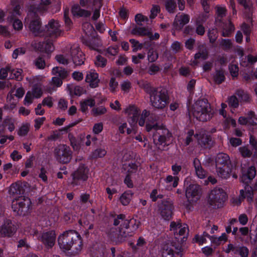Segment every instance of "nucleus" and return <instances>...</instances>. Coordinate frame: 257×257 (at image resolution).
Returning <instances> with one entry per match:
<instances>
[{"label": "nucleus", "instance_id": "nucleus-10", "mask_svg": "<svg viewBox=\"0 0 257 257\" xmlns=\"http://www.w3.org/2000/svg\"><path fill=\"white\" fill-rule=\"evenodd\" d=\"M170 230L174 234L176 239L178 242L184 241L185 234L188 233V228L186 224H182L179 221L171 222Z\"/></svg>", "mask_w": 257, "mask_h": 257}, {"label": "nucleus", "instance_id": "nucleus-16", "mask_svg": "<svg viewBox=\"0 0 257 257\" xmlns=\"http://www.w3.org/2000/svg\"><path fill=\"white\" fill-rule=\"evenodd\" d=\"M124 112L129 116L128 121L130 125L134 127L137 124L138 116L140 114V109L135 105H131L126 107Z\"/></svg>", "mask_w": 257, "mask_h": 257}, {"label": "nucleus", "instance_id": "nucleus-64", "mask_svg": "<svg viewBox=\"0 0 257 257\" xmlns=\"http://www.w3.org/2000/svg\"><path fill=\"white\" fill-rule=\"evenodd\" d=\"M160 70V67L156 64H153L149 67L148 72L150 75H155Z\"/></svg>", "mask_w": 257, "mask_h": 257}, {"label": "nucleus", "instance_id": "nucleus-13", "mask_svg": "<svg viewBox=\"0 0 257 257\" xmlns=\"http://www.w3.org/2000/svg\"><path fill=\"white\" fill-rule=\"evenodd\" d=\"M26 20L30 21L29 29L35 36L41 35L43 32L41 22L38 16L34 13L30 12Z\"/></svg>", "mask_w": 257, "mask_h": 257}, {"label": "nucleus", "instance_id": "nucleus-4", "mask_svg": "<svg viewBox=\"0 0 257 257\" xmlns=\"http://www.w3.org/2000/svg\"><path fill=\"white\" fill-rule=\"evenodd\" d=\"M146 130L147 132H150L154 130L156 133L160 135L158 142L156 141V135L154 134V142L156 145V150H163L168 143L170 142L172 138V134L169 131L164 125L158 124L156 122H151L148 120L146 124Z\"/></svg>", "mask_w": 257, "mask_h": 257}, {"label": "nucleus", "instance_id": "nucleus-5", "mask_svg": "<svg viewBox=\"0 0 257 257\" xmlns=\"http://www.w3.org/2000/svg\"><path fill=\"white\" fill-rule=\"evenodd\" d=\"M256 175L255 168L253 166L248 168L246 173L242 174L240 178L242 182L246 184L244 190L240 191V196L238 201H236V204H239L241 201L245 198H247L248 202L251 201L252 199V191L250 187L248 184L250 181L255 177Z\"/></svg>", "mask_w": 257, "mask_h": 257}, {"label": "nucleus", "instance_id": "nucleus-2", "mask_svg": "<svg viewBox=\"0 0 257 257\" xmlns=\"http://www.w3.org/2000/svg\"><path fill=\"white\" fill-rule=\"evenodd\" d=\"M130 221L125 218V215L120 214L114 219V227L110 229L108 234L110 238L116 243H121L133 235L128 229Z\"/></svg>", "mask_w": 257, "mask_h": 257}, {"label": "nucleus", "instance_id": "nucleus-31", "mask_svg": "<svg viewBox=\"0 0 257 257\" xmlns=\"http://www.w3.org/2000/svg\"><path fill=\"white\" fill-rule=\"evenodd\" d=\"M95 104V101L94 98L89 97L85 99L80 102V110L84 112L88 110V107H92Z\"/></svg>", "mask_w": 257, "mask_h": 257}, {"label": "nucleus", "instance_id": "nucleus-35", "mask_svg": "<svg viewBox=\"0 0 257 257\" xmlns=\"http://www.w3.org/2000/svg\"><path fill=\"white\" fill-rule=\"evenodd\" d=\"M52 73L61 79L65 78L67 76V71L63 68L60 67H54L52 71Z\"/></svg>", "mask_w": 257, "mask_h": 257}, {"label": "nucleus", "instance_id": "nucleus-55", "mask_svg": "<svg viewBox=\"0 0 257 257\" xmlns=\"http://www.w3.org/2000/svg\"><path fill=\"white\" fill-rule=\"evenodd\" d=\"M61 78L55 76L52 77L50 84L52 86V90H55V88L60 87L62 84Z\"/></svg>", "mask_w": 257, "mask_h": 257}, {"label": "nucleus", "instance_id": "nucleus-11", "mask_svg": "<svg viewBox=\"0 0 257 257\" xmlns=\"http://www.w3.org/2000/svg\"><path fill=\"white\" fill-rule=\"evenodd\" d=\"M2 224L0 228V235L2 236H10L16 231V227L11 220L4 217L2 211H0V222Z\"/></svg>", "mask_w": 257, "mask_h": 257}, {"label": "nucleus", "instance_id": "nucleus-14", "mask_svg": "<svg viewBox=\"0 0 257 257\" xmlns=\"http://www.w3.org/2000/svg\"><path fill=\"white\" fill-rule=\"evenodd\" d=\"M200 186L197 184H190L186 189V196L190 203L196 202L199 198Z\"/></svg>", "mask_w": 257, "mask_h": 257}, {"label": "nucleus", "instance_id": "nucleus-56", "mask_svg": "<svg viewBox=\"0 0 257 257\" xmlns=\"http://www.w3.org/2000/svg\"><path fill=\"white\" fill-rule=\"evenodd\" d=\"M158 58L157 52L153 49L149 50L148 53V59L149 62H154L157 60Z\"/></svg>", "mask_w": 257, "mask_h": 257}, {"label": "nucleus", "instance_id": "nucleus-59", "mask_svg": "<svg viewBox=\"0 0 257 257\" xmlns=\"http://www.w3.org/2000/svg\"><path fill=\"white\" fill-rule=\"evenodd\" d=\"M208 36L210 42L212 43H214L217 38V31L216 29H213L208 31Z\"/></svg>", "mask_w": 257, "mask_h": 257}, {"label": "nucleus", "instance_id": "nucleus-30", "mask_svg": "<svg viewBox=\"0 0 257 257\" xmlns=\"http://www.w3.org/2000/svg\"><path fill=\"white\" fill-rule=\"evenodd\" d=\"M216 172L219 177L222 179H227L230 176L231 165H226L220 167V169L216 168Z\"/></svg>", "mask_w": 257, "mask_h": 257}, {"label": "nucleus", "instance_id": "nucleus-25", "mask_svg": "<svg viewBox=\"0 0 257 257\" xmlns=\"http://www.w3.org/2000/svg\"><path fill=\"white\" fill-rule=\"evenodd\" d=\"M26 184L21 182H16L11 185L9 192L12 195H22L25 192Z\"/></svg>", "mask_w": 257, "mask_h": 257}, {"label": "nucleus", "instance_id": "nucleus-52", "mask_svg": "<svg viewBox=\"0 0 257 257\" xmlns=\"http://www.w3.org/2000/svg\"><path fill=\"white\" fill-rule=\"evenodd\" d=\"M150 115V111L146 110V109H144L141 114V116L140 117V118L138 119V121H139V124L141 126H143L145 125V121H146V118L149 116V115Z\"/></svg>", "mask_w": 257, "mask_h": 257}, {"label": "nucleus", "instance_id": "nucleus-46", "mask_svg": "<svg viewBox=\"0 0 257 257\" xmlns=\"http://www.w3.org/2000/svg\"><path fill=\"white\" fill-rule=\"evenodd\" d=\"M248 248L244 246L240 247H236L234 253L239 254L241 257H247L248 254Z\"/></svg>", "mask_w": 257, "mask_h": 257}, {"label": "nucleus", "instance_id": "nucleus-58", "mask_svg": "<svg viewBox=\"0 0 257 257\" xmlns=\"http://www.w3.org/2000/svg\"><path fill=\"white\" fill-rule=\"evenodd\" d=\"M120 88L124 93L128 92L131 88V82L127 80L122 81L120 84Z\"/></svg>", "mask_w": 257, "mask_h": 257}, {"label": "nucleus", "instance_id": "nucleus-20", "mask_svg": "<svg viewBox=\"0 0 257 257\" xmlns=\"http://www.w3.org/2000/svg\"><path fill=\"white\" fill-rule=\"evenodd\" d=\"M173 208V205L170 202L165 201L162 203L160 207V214L164 220H168L171 219Z\"/></svg>", "mask_w": 257, "mask_h": 257}, {"label": "nucleus", "instance_id": "nucleus-61", "mask_svg": "<svg viewBox=\"0 0 257 257\" xmlns=\"http://www.w3.org/2000/svg\"><path fill=\"white\" fill-rule=\"evenodd\" d=\"M215 9L218 17L222 18L225 16L226 9L225 7L218 6H216Z\"/></svg>", "mask_w": 257, "mask_h": 257}, {"label": "nucleus", "instance_id": "nucleus-19", "mask_svg": "<svg viewBox=\"0 0 257 257\" xmlns=\"http://www.w3.org/2000/svg\"><path fill=\"white\" fill-rule=\"evenodd\" d=\"M182 249L181 247L174 245H166L164 248L163 257H182Z\"/></svg>", "mask_w": 257, "mask_h": 257}, {"label": "nucleus", "instance_id": "nucleus-22", "mask_svg": "<svg viewBox=\"0 0 257 257\" xmlns=\"http://www.w3.org/2000/svg\"><path fill=\"white\" fill-rule=\"evenodd\" d=\"M19 8L16 7L14 10V12L12 13L11 15L8 18V21L10 22L13 23V27L14 30L20 31L23 29V25L22 21L15 18V14L20 15V12L18 10Z\"/></svg>", "mask_w": 257, "mask_h": 257}, {"label": "nucleus", "instance_id": "nucleus-12", "mask_svg": "<svg viewBox=\"0 0 257 257\" xmlns=\"http://www.w3.org/2000/svg\"><path fill=\"white\" fill-rule=\"evenodd\" d=\"M89 170L83 165H80L76 171L72 175L73 180L71 185L74 187L81 185V184L86 181L88 177Z\"/></svg>", "mask_w": 257, "mask_h": 257}, {"label": "nucleus", "instance_id": "nucleus-50", "mask_svg": "<svg viewBox=\"0 0 257 257\" xmlns=\"http://www.w3.org/2000/svg\"><path fill=\"white\" fill-rule=\"evenodd\" d=\"M34 98H36L33 95V93L30 92V91H28L25 97L24 100V104L27 106H29L31 104Z\"/></svg>", "mask_w": 257, "mask_h": 257}, {"label": "nucleus", "instance_id": "nucleus-17", "mask_svg": "<svg viewBox=\"0 0 257 257\" xmlns=\"http://www.w3.org/2000/svg\"><path fill=\"white\" fill-rule=\"evenodd\" d=\"M60 27L61 26L58 21L51 20L46 26V33L48 35L57 37L60 36L62 33Z\"/></svg>", "mask_w": 257, "mask_h": 257}, {"label": "nucleus", "instance_id": "nucleus-24", "mask_svg": "<svg viewBox=\"0 0 257 257\" xmlns=\"http://www.w3.org/2000/svg\"><path fill=\"white\" fill-rule=\"evenodd\" d=\"M34 47L40 51L46 53H51L54 50L53 44L50 42H35Z\"/></svg>", "mask_w": 257, "mask_h": 257}, {"label": "nucleus", "instance_id": "nucleus-38", "mask_svg": "<svg viewBox=\"0 0 257 257\" xmlns=\"http://www.w3.org/2000/svg\"><path fill=\"white\" fill-rule=\"evenodd\" d=\"M70 93L71 95L80 96L86 92V90L80 86H74L69 88Z\"/></svg>", "mask_w": 257, "mask_h": 257}, {"label": "nucleus", "instance_id": "nucleus-23", "mask_svg": "<svg viewBox=\"0 0 257 257\" xmlns=\"http://www.w3.org/2000/svg\"><path fill=\"white\" fill-rule=\"evenodd\" d=\"M85 81L88 83L91 88H95L98 86L99 79L98 74L93 70L87 72L85 77Z\"/></svg>", "mask_w": 257, "mask_h": 257}, {"label": "nucleus", "instance_id": "nucleus-60", "mask_svg": "<svg viewBox=\"0 0 257 257\" xmlns=\"http://www.w3.org/2000/svg\"><path fill=\"white\" fill-rule=\"evenodd\" d=\"M182 46L181 43L178 41L174 42L171 46V50L173 53L179 52L181 50Z\"/></svg>", "mask_w": 257, "mask_h": 257}, {"label": "nucleus", "instance_id": "nucleus-48", "mask_svg": "<svg viewBox=\"0 0 257 257\" xmlns=\"http://www.w3.org/2000/svg\"><path fill=\"white\" fill-rule=\"evenodd\" d=\"M213 78L216 83L218 84L222 83L224 80V76L223 72L221 70L216 71L213 75Z\"/></svg>", "mask_w": 257, "mask_h": 257}, {"label": "nucleus", "instance_id": "nucleus-49", "mask_svg": "<svg viewBox=\"0 0 257 257\" xmlns=\"http://www.w3.org/2000/svg\"><path fill=\"white\" fill-rule=\"evenodd\" d=\"M106 154V151L104 149L98 148L92 152L91 157L93 158H101L104 156Z\"/></svg>", "mask_w": 257, "mask_h": 257}, {"label": "nucleus", "instance_id": "nucleus-57", "mask_svg": "<svg viewBox=\"0 0 257 257\" xmlns=\"http://www.w3.org/2000/svg\"><path fill=\"white\" fill-rule=\"evenodd\" d=\"M106 109L103 106L93 108L91 110V113L94 116L100 115L105 113Z\"/></svg>", "mask_w": 257, "mask_h": 257}, {"label": "nucleus", "instance_id": "nucleus-28", "mask_svg": "<svg viewBox=\"0 0 257 257\" xmlns=\"http://www.w3.org/2000/svg\"><path fill=\"white\" fill-rule=\"evenodd\" d=\"M198 144L202 147H207L211 144L210 137L204 133H200L195 135Z\"/></svg>", "mask_w": 257, "mask_h": 257}, {"label": "nucleus", "instance_id": "nucleus-7", "mask_svg": "<svg viewBox=\"0 0 257 257\" xmlns=\"http://www.w3.org/2000/svg\"><path fill=\"white\" fill-rule=\"evenodd\" d=\"M31 201L29 198L20 197L12 202V209L20 215H25L31 208Z\"/></svg>", "mask_w": 257, "mask_h": 257}, {"label": "nucleus", "instance_id": "nucleus-15", "mask_svg": "<svg viewBox=\"0 0 257 257\" xmlns=\"http://www.w3.org/2000/svg\"><path fill=\"white\" fill-rule=\"evenodd\" d=\"M47 247H52L55 244L56 234L54 230L41 233L38 237Z\"/></svg>", "mask_w": 257, "mask_h": 257}, {"label": "nucleus", "instance_id": "nucleus-8", "mask_svg": "<svg viewBox=\"0 0 257 257\" xmlns=\"http://www.w3.org/2000/svg\"><path fill=\"white\" fill-rule=\"evenodd\" d=\"M226 198V194L220 188H215L209 194L208 201L209 204L217 208L221 207Z\"/></svg>", "mask_w": 257, "mask_h": 257}, {"label": "nucleus", "instance_id": "nucleus-44", "mask_svg": "<svg viewBox=\"0 0 257 257\" xmlns=\"http://www.w3.org/2000/svg\"><path fill=\"white\" fill-rule=\"evenodd\" d=\"M82 29L83 32L85 33L86 37H89L91 36L94 32L93 26L89 23H85L83 24Z\"/></svg>", "mask_w": 257, "mask_h": 257}, {"label": "nucleus", "instance_id": "nucleus-6", "mask_svg": "<svg viewBox=\"0 0 257 257\" xmlns=\"http://www.w3.org/2000/svg\"><path fill=\"white\" fill-rule=\"evenodd\" d=\"M193 114L200 121H207L212 116L210 104L204 99L196 101L193 105Z\"/></svg>", "mask_w": 257, "mask_h": 257}, {"label": "nucleus", "instance_id": "nucleus-43", "mask_svg": "<svg viewBox=\"0 0 257 257\" xmlns=\"http://www.w3.org/2000/svg\"><path fill=\"white\" fill-rule=\"evenodd\" d=\"M241 156L244 158H249L252 155V152L248 146H244L238 148Z\"/></svg>", "mask_w": 257, "mask_h": 257}, {"label": "nucleus", "instance_id": "nucleus-26", "mask_svg": "<svg viewBox=\"0 0 257 257\" xmlns=\"http://www.w3.org/2000/svg\"><path fill=\"white\" fill-rule=\"evenodd\" d=\"M215 163L216 167L218 169L226 165H231L229 156L224 153H219L216 156Z\"/></svg>", "mask_w": 257, "mask_h": 257}, {"label": "nucleus", "instance_id": "nucleus-37", "mask_svg": "<svg viewBox=\"0 0 257 257\" xmlns=\"http://www.w3.org/2000/svg\"><path fill=\"white\" fill-rule=\"evenodd\" d=\"M151 29L149 28H146L144 27H141L136 29L134 30V33L136 35L144 36H147L149 37H152L151 36Z\"/></svg>", "mask_w": 257, "mask_h": 257}, {"label": "nucleus", "instance_id": "nucleus-1", "mask_svg": "<svg viewBox=\"0 0 257 257\" xmlns=\"http://www.w3.org/2000/svg\"><path fill=\"white\" fill-rule=\"evenodd\" d=\"M58 244L63 251L70 250L73 254L80 252L82 249V241L80 234L73 230L63 232L58 238Z\"/></svg>", "mask_w": 257, "mask_h": 257}, {"label": "nucleus", "instance_id": "nucleus-51", "mask_svg": "<svg viewBox=\"0 0 257 257\" xmlns=\"http://www.w3.org/2000/svg\"><path fill=\"white\" fill-rule=\"evenodd\" d=\"M227 101L229 106L231 107L235 108L238 107L239 102L236 96L232 95L229 97Z\"/></svg>", "mask_w": 257, "mask_h": 257}, {"label": "nucleus", "instance_id": "nucleus-9", "mask_svg": "<svg viewBox=\"0 0 257 257\" xmlns=\"http://www.w3.org/2000/svg\"><path fill=\"white\" fill-rule=\"evenodd\" d=\"M55 157L60 163H67L71 159V151L70 148L65 145H60L54 150Z\"/></svg>", "mask_w": 257, "mask_h": 257}, {"label": "nucleus", "instance_id": "nucleus-53", "mask_svg": "<svg viewBox=\"0 0 257 257\" xmlns=\"http://www.w3.org/2000/svg\"><path fill=\"white\" fill-rule=\"evenodd\" d=\"M165 7L169 13H174L176 7V3L173 0H167L165 2Z\"/></svg>", "mask_w": 257, "mask_h": 257}, {"label": "nucleus", "instance_id": "nucleus-34", "mask_svg": "<svg viewBox=\"0 0 257 257\" xmlns=\"http://www.w3.org/2000/svg\"><path fill=\"white\" fill-rule=\"evenodd\" d=\"M208 57V51L206 47L204 45H200L199 47L198 52L196 53L194 58L195 59H206Z\"/></svg>", "mask_w": 257, "mask_h": 257}, {"label": "nucleus", "instance_id": "nucleus-62", "mask_svg": "<svg viewBox=\"0 0 257 257\" xmlns=\"http://www.w3.org/2000/svg\"><path fill=\"white\" fill-rule=\"evenodd\" d=\"M106 60L101 56H97L95 62V65L98 67H103L105 66Z\"/></svg>", "mask_w": 257, "mask_h": 257}, {"label": "nucleus", "instance_id": "nucleus-29", "mask_svg": "<svg viewBox=\"0 0 257 257\" xmlns=\"http://www.w3.org/2000/svg\"><path fill=\"white\" fill-rule=\"evenodd\" d=\"M71 12L74 16L88 17L91 15V12L83 10L78 5H74L71 9Z\"/></svg>", "mask_w": 257, "mask_h": 257}, {"label": "nucleus", "instance_id": "nucleus-42", "mask_svg": "<svg viewBox=\"0 0 257 257\" xmlns=\"http://www.w3.org/2000/svg\"><path fill=\"white\" fill-rule=\"evenodd\" d=\"M235 95L238 97L240 102H247L249 101L250 98L249 95L242 90H236Z\"/></svg>", "mask_w": 257, "mask_h": 257}, {"label": "nucleus", "instance_id": "nucleus-47", "mask_svg": "<svg viewBox=\"0 0 257 257\" xmlns=\"http://www.w3.org/2000/svg\"><path fill=\"white\" fill-rule=\"evenodd\" d=\"M36 98H39L41 97L43 94L42 88L40 85H36L34 86L31 90H30Z\"/></svg>", "mask_w": 257, "mask_h": 257}, {"label": "nucleus", "instance_id": "nucleus-45", "mask_svg": "<svg viewBox=\"0 0 257 257\" xmlns=\"http://www.w3.org/2000/svg\"><path fill=\"white\" fill-rule=\"evenodd\" d=\"M55 59L60 64L67 65L69 62V57L67 54H63L57 55L55 57Z\"/></svg>", "mask_w": 257, "mask_h": 257}, {"label": "nucleus", "instance_id": "nucleus-40", "mask_svg": "<svg viewBox=\"0 0 257 257\" xmlns=\"http://www.w3.org/2000/svg\"><path fill=\"white\" fill-rule=\"evenodd\" d=\"M22 71L21 69H14L10 72L9 78L21 81L23 79Z\"/></svg>", "mask_w": 257, "mask_h": 257}, {"label": "nucleus", "instance_id": "nucleus-33", "mask_svg": "<svg viewBox=\"0 0 257 257\" xmlns=\"http://www.w3.org/2000/svg\"><path fill=\"white\" fill-rule=\"evenodd\" d=\"M133 193L131 191H127L122 193L119 197L120 202L123 205H128L133 196Z\"/></svg>", "mask_w": 257, "mask_h": 257}, {"label": "nucleus", "instance_id": "nucleus-3", "mask_svg": "<svg viewBox=\"0 0 257 257\" xmlns=\"http://www.w3.org/2000/svg\"><path fill=\"white\" fill-rule=\"evenodd\" d=\"M145 91L149 94L151 105L156 109H163L169 103V96L167 89L163 87H152L147 84Z\"/></svg>", "mask_w": 257, "mask_h": 257}, {"label": "nucleus", "instance_id": "nucleus-63", "mask_svg": "<svg viewBox=\"0 0 257 257\" xmlns=\"http://www.w3.org/2000/svg\"><path fill=\"white\" fill-rule=\"evenodd\" d=\"M146 57V54L144 53H139L137 55H133L132 56V62L134 64H138L140 62L141 60L144 59Z\"/></svg>", "mask_w": 257, "mask_h": 257}, {"label": "nucleus", "instance_id": "nucleus-36", "mask_svg": "<svg viewBox=\"0 0 257 257\" xmlns=\"http://www.w3.org/2000/svg\"><path fill=\"white\" fill-rule=\"evenodd\" d=\"M238 3L243 6L246 12L248 13L246 18L248 19L250 18L251 14V3L249 1L246 0H237Z\"/></svg>", "mask_w": 257, "mask_h": 257}, {"label": "nucleus", "instance_id": "nucleus-27", "mask_svg": "<svg viewBox=\"0 0 257 257\" xmlns=\"http://www.w3.org/2000/svg\"><path fill=\"white\" fill-rule=\"evenodd\" d=\"M193 166L196 175L200 179H204L207 176L206 171L201 166L200 161L195 158L193 161Z\"/></svg>", "mask_w": 257, "mask_h": 257}, {"label": "nucleus", "instance_id": "nucleus-54", "mask_svg": "<svg viewBox=\"0 0 257 257\" xmlns=\"http://www.w3.org/2000/svg\"><path fill=\"white\" fill-rule=\"evenodd\" d=\"M30 125L29 123L23 124L19 129L18 134L20 136H25L27 135L30 130Z\"/></svg>", "mask_w": 257, "mask_h": 257}, {"label": "nucleus", "instance_id": "nucleus-39", "mask_svg": "<svg viewBox=\"0 0 257 257\" xmlns=\"http://www.w3.org/2000/svg\"><path fill=\"white\" fill-rule=\"evenodd\" d=\"M223 29L222 35L224 37L229 36L234 30L233 25L229 21L223 26Z\"/></svg>", "mask_w": 257, "mask_h": 257}, {"label": "nucleus", "instance_id": "nucleus-21", "mask_svg": "<svg viewBox=\"0 0 257 257\" xmlns=\"http://www.w3.org/2000/svg\"><path fill=\"white\" fill-rule=\"evenodd\" d=\"M189 16L187 14H182L181 15H177L173 23L174 29L177 30L182 29L185 25L189 23Z\"/></svg>", "mask_w": 257, "mask_h": 257}, {"label": "nucleus", "instance_id": "nucleus-18", "mask_svg": "<svg viewBox=\"0 0 257 257\" xmlns=\"http://www.w3.org/2000/svg\"><path fill=\"white\" fill-rule=\"evenodd\" d=\"M70 55L75 65L79 66L83 64L84 56L77 44H74L71 47Z\"/></svg>", "mask_w": 257, "mask_h": 257}, {"label": "nucleus", "instance_id": "nucleus-41", "mask_svg": "<svg viewBox=\"0 0 257 257\" xmlns=\"http://www.w3.org/2000/svg\"><path fill=\"white\" fill-rule=\"evenodd\" d=\"M238 123L241 125H245L249 123L251 125L257 123V119L252 118L251 117H246L244 116H240L238 120Z\"/></svg>", "mask_w": 257, "mask_h": 257}, {"label": "nucleus", "instance_id": "nucleus-32", "mask_svg": "<svg viewBox=\"0 0 257 257\" xmlns=\"http://www.w3.org/2000/svg\"><path fill=\"white\" fill-rule=\"evenodd\" d=\"M88 40H84L83 43H85L86 45L89 46L90 48L96 50L101 44L100 40L98 38H92V36L88 37Z\"/></svg>", "mask_w": 257, "mask_h": 257}]
</instances>
